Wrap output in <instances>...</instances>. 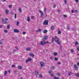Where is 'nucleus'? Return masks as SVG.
I'll return each mask as SVG.
<instances>
[{
    "label": "nucleus",
    "mask_w": 79,
    "mask_h": 79,
    "mask_svg": "<svg viewBox=\"0 0 79 79\" xmlns=\"http://www.w3.org/2000/svg\"><path fill=\"white\" fill-rule=\"evenodd\" d=\"M52 40H53V39H54V40L55 42L57 43L58 45H60V44H61V43L60 42V40L58 38V37H57V36H55L54 38H52Z\"/></svg>",
    "instance_id": "obj_1"
},
{
    "label": "nucleus",
    "mask_w": 79,
    "mask_h": 79,
    "mask_svg": "<svg viewBox=\"0 0 79 79\" xmlns=\"http://www.w3.org/2000/svg\"><path fill=\"white\" fill-rule=\"evenodd\" d=\"M47 43L48 44H49V42H48V41H47V42H46L45 41H42L40 42V44L41 45H45L46 44H47Z\"/></svg>",
    "instance_id": "obj_2"
},
{
    "label": "nucleus",
    "mask_w": 79,
    "mask_h": 79,
    "mask_svg": "<svg viewBox=\"0 0 79 79\" xmlns=\"http://www.w3.org/2000/svg\"><path fill=\"white\" fill-rule=\"evenodd\" d=\"M39 11L40 14V16L41 18H44V13H43V12L41 10H39Z\"/></svg>",
    "instance_id": "obj_3"
},
{
    "label": "nucleus",
    "mask_w": 79,
    "mask_h": 79,
    "mask_svg": "<svg viewBox=\"0 0 79 79\" xmlns=\"http://www.w3.org/2000/svg\"><path fill=\"white\" fill-rule=\"evenodd\" d=\"M43 24L44 25H48V20H45L44 21Z\"/></svg>",
    "instance_id": "obj_4"
},
{
    "label": "nucleus",
    "mask_w": 79,
    "mask_h": 79,
    "mask_svg": "<svg viewBox=\"0 0 79 79\" xmlns=\"http://www.w3.org/2000/svg\"><path fill=\"white\" fill-rule=\"evenodd\" d=\"M73 67L74 68L75 70V71H77V70H78V67L76 65L74 64L73 65Z\"/></svg>",
    "instance_id": "obj_5"
},
{
    "label": "nucleus",
    "mask_w": 79,
    "mask_h": 79,
    "mask_svg": "<svg viewBox=\"0 0 79 79\" xmlns=\"http://www.w3.org/2000/svg\"><path fill=\"white\" fill-rule=\"evenodd\" d=\"M2 22L3 24H6V21H5L3 18L2 19Z\"/></svg>",
    "instance_id": "obj_6"
},
{
    "label": "nucleus",
    "mask_w": 79,
    "mask_h": 79,
    "mask_svg": "<svg viewBox=\"0 0 79 79\" xmlns=\"http://www.w3.org/2000/svg\"><path fill=\"white\" fill-rule=\"evenodd\" d=\"M14 32L19 33V31L17 29H14Z\"/></svg>",
    "instance_id": "obj_7"
},
{
    "label": "nucleus",
    "mask_w": 79,
    "mask_h": 79,
    "mask_svg": "<svg viewBox=\"0 0 79 79\" xmlns=\"http://www.w3.org/2000/svg\"><path fill=\"white\" fill-rule=\"evenodd\" d=\"M47 39H48V36H44L43 38V40L44 41L45 40H47Z\"/></svg>",
    "instance_id": "obj_8"
},
{
    "label": "nucleus",
    "mask_w": 79,
    "mask_h": 79,
    "mask_svg": "<svg viewBox=\"0 0 79 79\" xmlns=\"http://www.w3.org/2000/svg\"><path fill=\"white\" fill-rule=\"evenodd\" d=\"M40 64L41 65V67L44 66V65H45V64L43 62H41L40 63Z\"/></svg>",
    "instance_id": "obj_9"
},
{
    "label": "nucleus",
    "mask_w": 79,
    "mask_h": 79,
    "mask_svg": "<svg viewBox=\"0 0 79 79\" xmlns=\"http://www.w3.org/2000/svg\"><path fill=\"white\" fill-rule=\"evenodd\" d=\"M28 55L30 56H32V58H34V55L33 53H29L28 54Z\"/></svg>",
    "instance_id": "obj_10"
},
{
    "label": "nucleus",
    "mask_w": 79,
    "mask_h": 79,
    "mask_svg": "<svg viewBox=\"0 0 79 79\" xmlns=\"http://www.w3.org/2000/svg\"><path fill=\"white\" fill-rule=\"evenodd\" d=\"M51 29L52 31H53L55 29V27L53 26H52L51 27Z\"/></svg>",
    "instance_id": "obj_11"
},
{
    "label": "nucleus",
    "mask_w": 79,
    "mask_h": 79,
    "mask_svg": "<svg viewBox=\"0 0 79 79\" xmlns=\"http://www.w3.org/2000/svg\"><path fill=\"white\" fill-rule=\"evenodd\" d=\"M27 51H31V48H28L26 49Z\"/></svg>",
    "instance_id": "obj_12"
},
{
    "label": "nucleus",
    "mask_w": 79,
    "mask_h": 79,
    "mask_svg": "<svg viewBox=\"0 0 79 79\" xmlns=\"http://www.w3.org/2000/svg\"><path fill=\"white\" fill-rule=\"evenodd\" d=\"M42 31V30L40 29H39L38 30H37L36 31V32H40Z\"/></svg>",
    "instance_id": "obj_13"
},
{
    "label": "nucleus",
    "mask_w": 79,
    "mask_h": 79,
    "mask_svg": "<svg viewBox=\"0 0 79 79\" xmlns=\"http://www.w3.org/2000/svg\"><path fill=\"white\" fill-rule=\"evenodd\" d=\"M39 72L37 71H35V75H36V76H38V75H39Z\"/></svg>",
    "instance_id": "obj_14"
},
{
    "label": "nucleus",
    "mask_w": 79,
    "mask_h": 79,
    "mask_svg": "<svg viewBox=\"0 0 79 79\" xmlns=\"http://www.w3.org/2000/svg\"><path fill=\"white\" fill-rule=\"evenodd\" d=\"M55 68V66H52L51 67L50 69L51 70H53V69H54Z\"/></svg>",
    "instance_id": "obj_15"
},
{
    "label": "nucleus",
    "mask_w": 79,
    "mask_h": 79,
    "mask_svg": "<svg viewBox=\"0 0 79 79\" xmlns=\"http://www.w3.org/2000/svg\"><path fill=\"white\" fill-rule=\"evenodd\" d=\"M47 32H48V31L47 30H44L43 31V32L44 34H45L46 33H47Z\"/></svg>",
    "instance_id": "obj_16"
},
{
    "label": "nucleus",
    "mask_w": 79,
    "mask_h": 79,
    "mask_svg": "<svg viewBox=\"0 0 79 79\" xmlns=\"http://www.w3.org/2000/svg\"><path fill=\"white\" fill-rule=\"evenodd\" d=\"M18 68L19 69H22V67L20 65H19L18 66Z\"/></svg>",
    "instance_id": "obj_17"
},
{
    "label": "nucleus",
    "mask_w": 79,
    "mask_h": 79,
    "mask_svg": "<svg viewBox=\"0 0 79 79\" xmlns=\"http://www.w3.org/2000/svg\"><path fill=\"white\" fill-rule=\"evenodd\" d=\"M27 21H28V22H29V21H30V18L29 17V16H27Z\"/></svg>",
    "instance_id": "obj_18"
},
{
    "label": "nucleus",
    "mask_w": 79,
    "mask_h": 79,
    "mask_svg": "<svg viewBox=\"0 0 79 79\" xmlns=\"http://www.w3.org/2000/svg\"><path fill=\"white\" fill-rule=\"evenodd\" d=\"M79 45V43L77 41H76L75 42V45Z\"/></svg>",
    "instance_id": "obj_19"
},
{
    "label": "nucleus",
    "mask_w": 79,
    "mask_h": 79,
    "mask_svg": "<svg viewBox=\"0 0 79 79\" xmlns=\"http://www.w3.org/2000/svg\"><path fill=\"white\" fill-rule=\"evenodd\" d=\"M28 60H29V61H32V59H31V57H28Z\"/></svg>",
    "instance_id": "obj_20"
},
{
    "label": "nucleus",
    "mask_w": 79,
    "mask_h": 79,
    "mask_svg": "<svg viewBox=\"0 0 79 79\" xmlns=\"http://www.w3.org/2000/svg\"><path fill=\"white\" fill-rule=\"evenodd\" d=\"M57 76H58L59 77H60V76H61V74L60 73H57Z\"/></svg>",
    "instance_id": "obj_21"
},
{
    "label": "nucleus",
    "mask_w": 79,
    "mask_h": 79,
    "mask_svg": "<svg viewBox=\"0 0 79 79\" xmlns=\"http://www.w3.org/2000/svg\"><path fill=\"white\" fill-rule=\"evenodd\" d=\"M6 13L7 14L8 13H9V10L6 9Z\"/></svg>",
    "instance_id": "obj_22"
},
{
    "label": "nucleus",
    "mask_w": 79,
    "mask_h": 79,
    "mask_svg": "<svg viewBox=\"0 0 79 79\" xmlns=\"http://www.w3.org/2000/svg\"><path fill=\"white\" fill-rule=\"evenodd\" d=\"M53 54L54 56H56V55H57V53L56 52H54Z\"/></svg>",
    "instance_id": "obj_23"
},
{
    "label": "nucleus",
    "mask_w": 79,
    "mask_h": 79,
    "mask_svg": "<svg viewBox=\"0 0 79 79\" xmlns=\"http://www.w3.org/2000/svg\"><path fill=\"white\" fill-rule=\"evenodd\" d=\"M70 52H72V53H74V50L73 49H71L70 50Z\"/></svg>",
    "instance_id": "obj_24"
},
{
    "label": "nucleus",
    "mask_w": 79,
    "mask_h": 79,
    "mask_svg": "<svg viewBox=\"0 0 79 79\" xmlns=\"http://www.w3.org/2000/svg\"><path fill=\"white\" fill-rule=\"evenodd\" d=\"M76 75L77 77H79V73H77L76 74Z\"/></svg>",
    "instance_id": "obj_25"
},
{
    "label": "nucleus",
    "mask_w": 79,
    "mask_h": 79,
    "mask_svg": "<svg viewBox=\"0 0 79 79\" xmlns=\"http://www.w3.org/2000/svg\"><path fill=\"white\" fill-rule=\"evenodd\" d=\"M46 8L45 7H44V12H45V13H46Z\"/></svg>",
    "instance_id": "obj_26"
},
{
    "label": "nucleus",
    "mask_w": 79,
    "mask_h": 79,
    "mask_svg": "<svg viewBox=\"0 0 79 79\" xmlns=\"http://www.w3.org/2000/svg\"><path fill=\"white\" fill-rule=\"evenodd\" d=\"M19 12H20V13H21L22 12V10H21V8H20L19 9Z\"/></svg>",
    "instance_id": "obj_27"
},
{
    "label": "nucleus",
    "mask_w": 79,
    "mask_h": 79,
    "mask_svg": "<svg viewBox=\"0 0 79 79\" xmlns=\"http://www.w3.org/2000/svg\"><path fill=\"white\" fill-rule=\"evenodd\" d=\"M5 73H4V76H5V75H6V74H7V71H5Z\"/></svg>",
    "instance_id": "obj_28"
},
{
    "label": "nucleus",
    "mask_w": 79,
    "mask_h": 79,
    "mask_svg": "<svg viewBox=\"0 0 79 79\" xmlns=\"http://www.w3.org/2000/svg\"><path fill=\"white\" fill-rule=\"evenodd\" d=\"M9 7L10 8H12V5H10L9 6Z\"/></svg>",
    "instance_id": "obj_29"
},
{
    "label": "nucleus",
    "mask_w": 79,
    "mask_h": 79,
    "mask_svg": "<svg viewBox=\"0 0 79 79\" xmlns=\"http://www.w3.org/2000/svg\"><path fill=\"white\" fill-rule=\"evenodd\" d=\"M61 32L60 31H58V34H61Z\"/></svg>",
    "instance_id": "obj_30"
},
{
    "label": "nucleus",
    "mask_w": 79,
    "mask_h": 79,
    "mask_svg": "<svg viewBox=\"0 0 79 79\" xmlns=\"http://www.w3.org/2000/svg\"><path fill=\"white\" fill-rule=\"evenodd\" d=\"M72 73L71 72H70L69 73H68V74L69 76H71V73Z\"/></svg>",
    "instance_id": "obj_31"
},
{
    "label": "nucleus",
    "mask_w": 79,
    "mask_h": 79,
    "mask_svg": "<svg viewBox=\"0 0 79 79\" xmlns=\"http://www.w3.org/2000/svg\"><path fill=\"white\" fill-rule=\"evenodd\" d=\"M19 22H17L16 24L17 26H19Z\"/></svg>",
    "instance_id": "obj_32"
},
{
    "label": "nucleus",
    "mask_w": 79,
    "mask_h": 79,
    "mask_svg": "<svg viewBox=\"0 0 79 79\" xmlns=\"http://www.w3.org/2000/svg\"><path fill=\"white\" fill-rule=\"evenodd\" d=\"M54 60L55 61H57V60H58V58L55 57L54 58Z\"/></svg>",
    "instance_id": "obj_33"
},
{
    "label": "nucleus",
    "mask_w": 79,
    "mask_h": 79,
    "mask_svg": "<svg viewBox=\"0 0 79 79\" xmlns=\"http://www.w3.org/2000/svg\"><path fill=\"white\" fill-rule=\"evenodd\" d=\"M65 4H66L67 3V0H64Z\"/></svg>",
    "instance_id": "obj_34"
},
{
    "label": "nucleus",
    "mask_w": 79,
    "mask_h": 79,
    "mask_svg": "<svg viewBox=\"0 0 79 79\" xmlns=\"http://www.w3.org/2000/svg\"><path fill=\"white\" fill-rule=\"evenodd\" d=\"M54 79H59V78L57 77H54Z\"/></svg>",
    "instance_id": "obj_35"
},
{
    "label": "nucleus",
    "mask_w": 79,
    "mask_h": 79,
    "mask_svg": "<svg viewBox=\"0 0 79 79\" xmlns=\"http://www.w3.org/2000/svg\"><path fill=\"white\" fill-rule=\"evenodd\" d=\"M7 28L8 29H10V25H8L7 26Z\"/></svg>",
    "instance_id": "obj_36"
},
{
    "label": "nucleus",
    "mask_w": 79,
    "mask_h": 79,
    "mask_svg": "<svg viewBox=\"0 0 79 79\" xmlns=\"http://www.w3.org/2000/svg\"><path fill=\"white\" fill-rule=\"evenodd\" d=\"M31 19H34V18H35V17L34 16H31Z\"/></svg>",
    "instance_id": "obj_37"
},
{
    "label": "nucleus",
    "mask_w": 79,
    "mask_h": 79,
    "mask_svg": "<svg viewBox=\"0 0 79 79\" xmlns=\"http://www.w3.org/2000/svg\"><path fill=\"white\" fill-rule=\"evenodd\" d=\"M51 76H52V77H54V75L53 74H51Z\"/></svg>",
    "instance_id": "obj_38"
},
{
    "label": "nucleus",
    "mask_w": 79,
    "mask_h": 79,
    "mask_svg": "<svg viewBox=\"0 0 79 79\" xmlns=\"http://www.w3.org/2000/svg\"><path fill=\"white\" fill-rule=\"evenodd\" d=\"M63 17L64 18H66V17H67V15H63Z\"/></svg>",
    "instance_id": "obj_39"
},
{
    "label": "nucleus",
    "mask_w": 79,
    "mask_h": 79,
    "mask_svg": "<svg viewBox=\"0 0 79 79\" xmlns=\"http://www.w3.org/2000/svg\"><path fill=\"white\" fill-rule=\"evenodd\" d=\"M4 32H6V33H7V32H8V31H7V30H4Z\"/></svg>",
    "instance_id": "obj_40"
},
{
    "label": "nucleus",
    "mask_w": 79,
    "mask_h": 79,
    "mask_svg": "<svg viewBox=\"0 0 79 79\" xmlns=\"http://www.w3.org/2000/svg\"><path fill=\"white\" fill-rule=\"evenodd\" d=\"M39 77H42L43 76H42V75H39Z\"/></svg>",
    "instance_id": "obj_41"
},
{
    "label": "nucleus",
    "mask_w": 79,
    "mask_h": 79,
    "mask_svg": "<svg viewBox=\"0 0 79 79\" xmlns=\"http://www.w3.org/2000/svg\"><path fill=\"white\" fill-rule=\"evenodd\" d=\"M28 61H29V60H28V59L26 60V63H28Z\"/></svg>",
    "instance_id": "obj_42"
},
{
    "label": "nucleus",
    "mask_w": 79,
    "mask_h": 79,
    "mask_svg": "<svg viewBox=\"0 0 79 79\" xmlns=\"http://www.w3.org/2000/svg\"><path fill=\"white\" fill-rule=\"evenodd\" d=\"M26 32H23V35H25V34H26Z\"/></svg>",
    "instance_id": "obj_43"
},
{
    "label": "nucleus",
    "mask_w": 79,
    "mask_h": 79,
    "mask_svg": "<svg viewBox=\"0 0 79 79\" xmlns=\"http://www.w3.org/2000/svg\"><path fill=\"white\" fill-rule=\"evenodd\" d=\"M11 67H12V68L15 67V65H12L11 66Z\"/></svg>",
    "instance_id": "obj_44"
},
{
    "label": "nucleus",
    "mask_w": 79,
    "mask_h": 79,
    "mask_svg": "<svg viewBox=\"0 0 79 79\" xmlns=\"http://www.w3.org/2000/svg\"><path fill=\"white\" fill-rule=\"evenodd\" d=\"M0 44L1 45H2V44H3V43H2V42L1 41H0Z\"/></svg>",
    "instance_id": "obj_45"
},
{
    "label": "nucleus",
    "mask_w": 79,
    "mask_h": 79,
    "mask_svg": "<svg viewBox=\"0 0 79 79\" xmlns=\"http://www.w3.org/2000/svg\"><path fill=\"white\" fill-rule=\"evenodd\" d=\"M52 71H51L50 70H49L48 73L49 74H50V73H52Z\"/></svg>",
    "instance_id": "obj_46"
},
{
    "label": "nucleus",
    "mask_w": 79,
    "mask_h": 79,
    "mask_svg": "<svg viewBox=\"0 0 79 79\" xmlns=\"http://www.w3.org/2000/svg\"><path fill=\"white\" fill-rule=\"evenodd\" d=\"M53 58H53V57H50L51 60H53Z\"/></svg>",
    "instance_id": "obj_47"
},
{
    "label": "nucleus",
    "mask_w": 79,
    "mask_h": 79,
    "mask_svg": "<svg viewBox=\"0 0 79 79\" xmlns=\"http://www.w3.org/2000/svg\"><path fill=\"white\" fill-rule=\"evenodd\" d=\"M15 19L16 18V14H15Z\"/></svg>",
    "instance_id": "obj_48"
},
{
    "label": "nucleus",
    "mask_w": 79,
    "mask_h": 79,
    "mask_svg": "<svg viewBox=\"0 0 79 79\" xmlns=\"http://www.w3.org/2000/svg\"><path fill=\"white\" fill-rule=\"evenodd\" d=\"M77 49L78 51H79V48L78 47L77 48Z\"/></svg>",
    "instance_id": "obj_49"
},
{
    "label": "nucleus",
    "mask_w": 79,
    "mask_h": 79,
    "mask_svg": "<svg viewBox=\"0 0 79 79\" xmlns=\"http://www.w3.org/2000/svg\"><path fill=\"white\" fill-rule=\"evenodd\" d=\"M67 29H69V27L68 26H67Z\"/></svg>",
    "instance_id": "obj_50"
},
{
    "label": "nucleus",
    "mask_w": 79,
    "mask_h": 79,
    "mask_svg": "<svg viewBox=\"0 0 79 79\" xmlns=\"http://www.w3.org/2000/svg\"><path fill=\"white\" fill-rule=\"evenodd\" d=\"M58 64H61V63H60V62H58L57 63Z\"/></svg>",
    "instance_id": "obj_51"
},
{
    "label": "nucleus",
    "mask_w": 79,
    "mask_h": 79,
    "mask_svg": "<svg viewBox=\"0 0 79 79\" xmlns=\"http://www.w3.org/2000/svg\"><path fill=\"white\" fill-rule=\"evenodd\" d=\"M71 13H74V10H72V11H71Z\"/></svg>",
    "instance_id": "obj_52"
},
{
    "label": "nucleus",
    "mask_w": 79,
    "mask_h": 79,
    "mask_svg": "<svg viewBox=\"0 0 79 79\" xmlns=\"http://www.w3.org/2000/svg\"><path fill=\"white\" fill-rule=\"evenodd\" d=\"M56 6V5L54 4L53 5V7H55Z\"/></svg>",
    "instance_id": "obj_53"
},
{
    "label": "nucleus",
    "mask_w": 79,
    "mask_h": 79,
    "mask_svg": "<svg viewBox=\"0 0 79 79\" xmlns=\"http://www.w3.org/2000/svg\"><path fill=\"white\" fill-rule=\"evenodd\" d=\"M77 66H79V62H78L77 64Z\"/></svg>",
    "instance_id": "obj_54"
},
{
    "label": "nucleus",
    "mask_w": 79,
    "mask_h": 79,
    "mask_svg": "<svg viewBox=\"0 0 79 79\" xmlns=\"http://www.w3.org/2000/svg\"><path fill=\"white\" fill-rule=\"evenodd\" d=\"M6 21H8V19H6V18L5 19Z\"/></svg>",
    "instance_id": "obj_55"
},
{
    "label": "nucleus",
    "mask_w": 79,
    "mask_h": 79,
    "mask_svg": "<svg viewBox=\"0 0 79 79\" xmlns=\"http://www.w3.org/2000/svg\"><path fill=\"white\" fill-rule=\"evenodd\" d=\"M16 50L15 49L13 51V52H16Z\"/></svg>",
    "instance_id": "obj_56"
},
{
    "label": "nucleus",
    "mask_w": 79,
    "mask_h": 79,
    "mask_svg": "<svg viewBox=\"0 0 79 79\" xmlns=\"http://www.w3.org/2000/svg\"><path fill=\"white\" fill-rule=\"evenodd\" d=\"M15 48H16V49H18V47L17 46H16Z\"/></svg>",
    "instance_id": "obj_57"
},
{
    "label": "nucleus",
    "mask_w": 79,
    "mask_h": 79,
    "mask_svg": "<svg viewBox=\"0 0 79 79\" xmlns=\"http://www.w3.org/2000/svg\"><path fill=\"white\" fill-rule=\"evenodd\" d=\"M75 1L76 2H78V0H75Z\"/></svg>",
    "instance_id": "obj_58"
},
{
    "label": "nucleus",
    "mask_w": 79,
    "mask_h": 79,
    "mask_svg": "<svg viewBox=\"0 0 79 79\" xmlns=\"http://www.w3.org/2000/svg\"><path fill=\"white\" fill-rule=\"evenodd\" d=\"M2 26L0 25V28H2Z\"/></svg>",
    "instance_id": "obj_59"
},
{
    "label": "nucleus",
    "mask_w": 79,
    "mask_h": 79,
    "mask_svg": "<svg viewBox=\"0 0 79 79\" xmlns=\"http://www.w3.org/2000/svg\"><path fill=\"white\" fill-rule=\"evenodd\" d=\"M75 12H77V10H75Z\"/></svg>",
    "instance_id": "obj_60"
},
{
    "label": "nucleus",
    "mask_w": 79,
    "mask_h": 79,
    "mask_svg": "<svg viewBox=\"0 0 79 79\" xmlns=\"http://www.w3.org/2000/svg\"><path fill=\"white\" fill-rule=\"evenodd\" d=\"M10 55H11V52H9Z\"/></svg>",
    "instance_id": "obj_61"
},
{
    "label": "nucleus",
    "mask_w": 79,
    "mask_h": 79,
    "mask_svg": "<svg viewBox=\"0 0 79 79\" xmlns=\"http://www.w3.org/2000/svg\"><path fill=\"white\" fill-rule=\"evenodd\" d=\"M58 12H60V10H59L58 11Z\"/></svg>",
    "instance_id": "obj_62"
},
{
    "label": "nucleus",
    "mask_w": 79,
    "mask_h": 79,
    "mask_svg": "<svg viewBox=\"0 0 79 79\" xmlns=\"http://www.w3.org/2000/svg\"><path fill=\"white\" fill-rule=\"evenodd\" d=\"M3 2H5L6 1V0H3Z\"/></svg>",
    "instance_id": "obj_63"
},
{
    "label": "nucleus",
    "mask_w": 79,
    "mask_h": 79,
    "mask_svg": "<svg viewBox=\"0 0 79 79\" xmlns=\"http://www.w3.org/2000/svg\"><path fill=\"white\" fill-rule=\"evenodd\" d=\"M20 79H23V78H22V77H21V78H20Z\"/></svg>",
    "instance_id": "obj_64"
}]
</instances>
